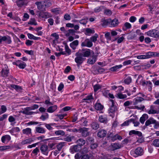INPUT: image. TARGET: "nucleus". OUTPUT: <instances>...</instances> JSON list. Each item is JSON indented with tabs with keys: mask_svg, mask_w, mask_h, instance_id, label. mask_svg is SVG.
Listing matches in <instances>:
<instances>
[{
	"mask_svg": "<svg viewBox=\"0 0 159 159\" xmlns=\"http://www.w3.org/2000/svg\"><path fill=\"white\" fill-rule=\"evenodd\" d=\"M143 150L142 148L139 147L134 150H131L130 153L131 156L136 157L143 155Z\"/></svg>",
	"mask_w": 159,
	"mask_h": 159,
	"instance_id": "obj_1",
	"label": "nucleus"
},
{
	"mask_svg": "<svg viewBox=\"0 0 159 159\" xmlns=\"http://www.w3.org/2000/svg\"><path fill=\"white\" fill-rule=\"evenodd\" d=\"M145 34L148 36L159 39V31L156 29H152L147 32Z\"/></svg>",
	"mask_w": 159,
	"mask_h": 159,
	"instance_id": "obj_2",
	"label": "nucleus"
},
{
	"mask_svg": "<svg viewBox=\"0 0 159 159\" xmlns=\"http://www.w3.org/2000/svg\"><path fill=\"white\" fill-rule=\"evenodd\" d=\"M81 55L84 57H88L91 54H94L93 52L89 49H82L78 52Z\"/></svg>",
	"mask_w": 159,
	"mask_h": 159,
	"instance_id": "obj_3",
	"label": "nucleus"
},
{
	"mask_svg": "<svg viewBox=\"0 0 159 159\" xmlns=\"http://www.w3.org/2000/svg\"><path fill=\"white\" fill-rule=\"evenodd\" d=\"M111 106L109 109V112L111 116H113L114 114L117 111V108L116 106L114 105V101L113 100H110Z\"/></svg>",
	"mask_w": 159,
	"mask_h": 159,
	"instance_id": "obj_4",
	"label": "nucleus"
},
{
	"mask_svg": "<svg viewBox=\"0 0 159 159\" xmlns=\"http://www.w3.org/2000/svg\"><path fill=\"white\" fill-rule=\"evenodd\" d=\"M41 152L43 154L47 156L48 155L50 150L48 146L45 144H43L40 148Z\"/></svg>",
	"mask_w": 159,
	"mask_h": 159,
	"instance_id": "obj_5",
	"label": "nucleus"
},
{
	"mask_svg": "<svg viewBox=\"0 0 159 159\" xmlns=\"http://www.w3.org/2000/svg\"><path fill=\"white\" fill-rule=\"evenodd\" d=\"M30 0H17L16 1L17 6L18 7L21 8L26 6Z\"/></svg>",
	"mask_w": 159,
	"mask_h": 159,
	"instance_id": "obj_6",
	"label": "nucleus"
},
{
	"mask_svg": "<svg viewBox=\"0 0 159 159\" xmlns=\"http://www.w3.org/2000/svg\"><path fill=\"white\" fill-rule=\"evenodd\" d=\"M75 55L76 57L75 58V62L78 64H81L85 59L81 55L80 52H78L76 53Z\"/></svg>",
	"mask_w": 159,
	"mask_h": 159,
	"instance_id": "obj_7",
	"label": "nucleus"
},
{
	"mask_svg": "<svg viewBox=\"0 0 159 159\" xmlns=\"http://www.w3.org/2000/svg\"><path fill=\"white\" fill-rule=\"evenodd\" d=\"M155 106L154 105H151L150 109L147 111L149 114H159V108L155 109Z\"/></svg>",
	"mask_w": 159,
	"mask_h": 159,
	"instance_id": "obj_8",
	"label": "nucleus"
},
{
	"mask_svg": "<svg viewBox=\"0 0 159 159\" xmlns=\"http://www.w3.org/2000/svg\"><path fill=\"white\" fill-rule=\"evenodd\" d=\"M93 45L92 42L89 39H86L81 43V46L84 47H87L89 48L91 47Z\"/></svg>",
	"mask_w": 159,
	"mask_h": 159,
	"instance_id": "obj_9",
	"label": "nucleus"
},
{
	"mask_svg": "<svg viewBox=\"0 0 159 159\" xmlns=\"http://www.w3.org/2000/svg\"><path fill=\"white\" fill-rule=\"evenodd\" d=\"M89 128L85 127L81 128L79 129L80 132L81 133L82 136L86 137L89 134Z\"/></svg>",
	"mask_w": 159,
	"mask_h": 159,
	"instance_id": "obj_10",
	"label": "nucleus"
},
{
	"mask_svg": "<svg viewBox=\"0 0 159 159\" xmlns=\"http://www.w3.org/2000/svg\"><path fill=\"white\" fill-rule=\"evenodd\" d=\"M119 24L118 20L116 18H114L111 20L110 19V25L111 27H115L117 26Z\"/></svg>",
	"mask_w": 159,
	"mask_h": 159,
	"instance_id": "obj_11",
	"label": "nucleus"
},
{
	"mask_svg": "<svg viewBox=\"0 0 159 159\" xmlns=\"http://www.w3.org/2000/svg\"><path fill=\"white\" fill-rule=\"evenodd\" d=\"M107 133V131L105 130L100 129L99 130L98 132L97 133V135L99 137L102 138L104 137L106 135Z\"/></svg>",
	"mask_w": 159,
	"mask_h": 159,
	"instance_id": "obj_12",
	"label": "nucleus"
},
{
	"mask_svg": "<svg viewBox=\"0 0 159 159\" xmlns=\"http://www.w3.org/2000/svg\"><path fill=\"white\" fill-rule=\"evenodd\" d=\"M9 73V69L8 68L2 69L1 72V76L4 78H6L8 76V74Z\"/></svg>",
	"mask_w": 159,
	"mask_h": 159,
	"instance_id": "obj_13",
	"label": "nucleus"
},
{
	"mask_svg": "<svg viewBox=\"0 0 159 159\" xmlns=\"http://www.w3.org/2000/svg\"><path fill=\"white\" fill-rule=\"evenodd\" d=\"M129 135L131 136L133 135H137L139 137H141L142 136V134L141 132L134 130L130 131L129 132Z\"/></svg>",
	"mask_w": 159,
	"mask_h": 159,
	"instance_id": "obj_14",
	"label": "nucleus"
},
{
	"mask_svg": "<svg viewBox=\"0 0 159 159\" xmlns=\"http://www.w3.org/2000/svg\"><path fill=\"white\" fill-rule=\"evenodd\" d=\"M57 108V106L56 105H54L49 107L47 109V111L50 113H52L54 112Z\"/></svg>",
	"mask_w": 159,
	"mask_h": 159,
	"instance_id": "obj_15",
	"label": "nucleus"
},
{
	"mask_svg": "<svg viewBox=\"0 0 159 159\" xmlns=\"http://www.w3.org/2000/svg\"><path fill=\"white\" fill-rule=\"evenodd\" d=\"M36 140L35 139L30 138L26 139L22 141L21 144L22 145H25L27 144L30 143L32 142H34Z\"/></svg>",
	"mask_w": 159,
	"mask_h": 159,
	"instance_id": "obj_16",
	"label": "nucleus"
},
{
	"mask_svg": "<svg viewBox=\"0 0 159 159\" xmlns=\"http://www.w3.org/2000/svg\"><path fill=\"white\" fill-rule=\"evenodd\" d=\"M11 138L10 135H6L3 136L1 139L3 143L8 142L11 139Z\"/></svg>",
	"mask_w": 159,
	"mask_h": 159,
	"instance_id": "obj_17",
	"label": "nucleus"
},
{
	"mask_svg": "<svg viewBox=\"0 0 159 159\" xmlns=\"http://www.w3.org/2000/svg\"><path fill=\"white\" fill-rule=\"evenodd\" d=\"M95 33V31L93 29H91L89 28H87L85 29V34L86 35L90 36L92 34Z\"/></svg>",
	"mask_w": 159,
	"mask_h": 159,
	"instance_id": "obj_18",
	"label": "nucleus"
},
{
	"mask_svg": "<svg viewBox=\"0 0 159 159\" xmlns=\"http://www.w3.org/2000/svg\"><path fill=\"white\" fill-rule=\"evenodd\" d=\"M155 119L152 117H150L145 122V125L148 126L151 124H154Z\"/></svg>",
	"mask_w": 159,
	"mask_h": 159,
	"instance_id": "obj_19",
	"label": "nucleus"
},
{
	"mask_svg": "<svg viewBox=\"0 0 159 159\" xmlns=\"http://www.w3.org/2000/svg\"><path fill=\"white\" fill-rule=\"evenodd\" d=\"M98 120L101 123L106 124L108 121L107 118L103 116H99Z\"/></svg>",
	"mask_w": 159,
	"mask_h": 159,
	"instance_id": "obj_20",
	"label": "nucleus"
},
{
	"mask_svg": "<svg viewBox=\"0 0 159 159\" xmlns=\"http://www.w3.org/2000/svg\"><path fill=\"white\" fill-rule=\"evenodd\" d=\"M96 59V56H93L88 59L87 63L90 64H93L95 62Z\"/></svg>",
	"mask_w": 159,
	"mask_h": 159,
	"instance_id": "obj_21",
	"label": "nucleus"
},
{
	"mask_svg": "<svg viewBox=\"0 0 159 159\" xmlns=\"http://www.w3.org/2000/svg\"><path fill=\"white\" fill-rule=\"evenodd\" d=\"M79 44V41L78 40H75L70 44L71 48L74 50L76 49Z\"/></svg>",
	"mask_w": 159,
	"mask_h": 159,
	"instance_id": "obj_22",
	"label": "nucleus"
},
{
	"mask_svg": "<svg viewBox=\"0 0 159 159\" xmlns=\"http://www.w3.org/2000/svg\"><path fill=\"white\" fill-rule=\"evenodd\" d=\"M94 107L97 110L101 111L103 108L104 107L100 103L97 102L95 104Z\"/></svg>",
	"mask_w": 159,
	"mask_h": 159,
	"instance_id": "obj_23",
	"label": "nucleus"
},
{
	"mask_svg": "<svg viewBox=\"0 0 159 159\" xmlns=\"http://www.w3.org/2000/svg\"><path fill=\"white\" fill-rule=\"evenodd\" d=\"M35 130L36 132L44 134L45 132V129L41 127H37L35 128Z\"/></svg>",
	"mask_w": 159,
	"mask_h": 159,
	"instance_id": "obj_24",
	"label": "nucleus"
},
{
	"mask_svg": "<svg viewBox=\"0 0 159 159\" xmlns=\"http://www.w3.org/2000/svg\"><path fill=\"white\" fill-rule=\"evenodd\" d=\"M148 118V116L146 114H143L140 117L139 121L142 124H143L145 121Z\"/></svg>",
	"mask_w": 159,
	"mask_h": 159,
	"instance_id": "obj_25",
	"label": "nucleus"
},
{
	"mask_svg": "<svg viewBox=\"0 0 159 159\" xmlns=\"http://www.w3.org/2000/svg\"><path fill=\"white\" fill-rule=\"evenodd\" d=\"M143 100L144 99L143 98L139 97H137L135 98L134 100V104L135 105L138 102H142Z\"/></svg>",
	"mask_w": 159,
	"mask_h": 159,
	"instance_id": "obj_26",
	"label": "nucleus"
},
{
	"mask_svg": "<svg viewBox=\"0 0 159 159\" xmlns=\"http://www.w3.org/2000/svg\"><path fill=\"white\" fill-rule=\"evenodd\" d=\"M51 11L56 14H62V12L60 8H56L51 10Z\"/></svg>",
	"mask_w": 159,
	"mask_h": 159,
	"instance_id": "obj_27",
	"label": "nucleus"
},
{
	"mask_svg": "<svg viewBox=\"0 0 159 159\" xmlns=\"http://www.w3.org/2000/svg\"><path fill=\"white\" fill-rule=\"evenodd\" d=\"M116 97L119 99H123L126 98L127 95L125 94H123L121 93H118L116 95Z\"/></svg>",
	"mask_w": 159,
	"mask_h": 159,
	"instance_id": "obj_28",
	"label": "nucleus"
},
{
	"mask_svg": "<svg viewBox=\"0 0 159 159\" xmlns=\"http://www.w3.org/2000/svg\"><path fill=\"white\" fill-rule=\"evenodd\" d=\"M3 39V41H6V43L8 44H9L11 43V38L9 36H4Z\"/></svg>",
	"mask_w": 159,
	"mask_h": 159,
	"instance_id": "obj_29",
	"label": "nucleus"
},
{
	"mask_svg": "<svg viewBox=\"0 0 159 159\" xmlns=\"http://www.w3.org/2000/svg\"><path fill=\"white\" fill-rule=\"evenodd\" d=\"M122 66V65H117L111 68L109 70L111 71H117L118 70L121 68Z\"/></svg>",
	"mask_w": 159,
	"mask_h": 159,
	"instance_id": "obj_30",
	"label": "nucleus"
},
{
	"mask_svg": "<svg viewBox=\"0 0 159 159\" xmlns=\"http://www.w3.org/2000/svg\"><path fill=\"white\" fill-rule=\"evenodd\" d=\"M23 134L26 135H29L31 134V129L29 128H26L22 130Z\"/></svg>",
	"mask_w": 159,
	"mask_h": 159,
	"instance_id": "obj_31",
	"label": "nucleus"
},
{
	"mask_svg": "<svg viewBox=\"0 0 159 159\" xmlns=\"http://www.w3.org/2000/svg\"><path fill=\"white\" fill-rule=\"evenodd\" d=\"M111 145L114 150L120 148L122 147L120 144L118 143H113Z\"/></svg>",
	"mask_w": 159,
	"mask_h": 159,
	"instance_id": "obj_32",
	"label": "nucleus"
},
{
	"mask_svg": "<svg viewBox=\"0 0 159 159\" xmlns=\"http://www.w3.org/2000/svg\"><path fill=\"white\" fill-rule=\"evenodd\" d=\"M78 145L80 146H83L85 143V140L83 139H80L77 141Z\"/></svg>",
	"mask_w": 159,
	"mask_h": 159,
	"instance_id": "obj_33",
	"label": "nucleus"
},
{
	"mask_svg": "<svg viewBox=\"0 0 159 159\" xmlns=\"http://www.w3.org/2000/svg\"><path fill=\"white\" fill-rule=\"evenodd\" d=\"M98 37V35L97 34H95L94 36H92L90 38V39L92 42H93L95 43L97 41Z\"/></svg>",
	"mask_w": 159,
	"mask_h": 159,
	"instance_id": "obj_34",
	"label": "nucleus"
},
{
	"mask_svg": "<svg viewBox=\"0 0 159 159\" xmlns=\"http://www.w3.org/2000/svg\"><path fill=\"white\" fill-rule=\"evenodd\" d=\"M80 149V146L78 145L73 146L71 149L72 151H74L75 152L79 151Z\"/></svg>",
	"mask_w": 159,
	"mask_h": 159,
	"instance_id": "obj_35",
	"label": "nucleus"
},
{
	"mask_svg": "<svg viewBox=\"0 0 159 159\" xmlns=\"http://www.w3.org/2000/svg\"><path fill=\"white\" fill-rule=\"evenodd\" d=\"M136 36L135 32H132L129 33L127 36V38L128 39H134Z\"/></svg>",
	"mask_w": 159,
	"mask_h": 159,
	"instance_id": "obj_36",
	"label": "nucleus"
},
{
	"mask_svg": "<svg viewBox=\"0 0 159 159\" xmlns=\"http://www.w3.org/2000/svg\"><path fill=\"white\" fill-rule=\"evenodd\" d=\"M66 144V142H60L58 144L57 146V148L59 151H60L62 148Z\"/></svg>",
	"mask_w": 159,
	"mask_h": 159,
	"instance_id": "obj_37",
	"label": "nucleus"
},
{
	"mask_svg": "<svg viewBox=\"0 0 159 159\" xmlns=\"http://www.w3.org/2000/svg\"><path fill=\"white\" fill-rule=\"evenodd\" d=\"M55 134L57 136L61 135L63 136L65 134V133L64 131L62 130H57L55 132Z\"/></svg>",
	"mask_w": 159,
	"mask_h": 159,
	"instance_id": "obj_38",
	"label": "nucleus"
},
{
	"mask_svg": "<svg viewBox=\"0 0 159 159\" xmlns=\"http://www.w3.org/2000/svg\"><path fill=\"white\" fill-rule=\"evenodd\" d=\"M27 35L28 38L30 39L37 40L40 39V37H35L32 34L30 33H28Z\"/></svg>",
	"mask_w": 159,
	"mask_h": 159,
	"instance_id": "obj_39",
	"label": "nucleus"
},
{
	"mask_svg": "<svg viewBox=\"0 0 159 159\" xmlns=\"http://www.w3.org/2000/svg\"><path fill=\"white\" fill-rule=\"evenodd\" d=\"M91 127L93 129L96 130L98 129L99 126L97 123L93 122L91 124Z\"/></svg>",
	"mask_w": 159,
	"mask_h": 159,
	"instance_id": "obj_40",
	"label": "nucleus"
},
{
	"mask_svg": "<svg viewBox=\"0 0 159 159\" xmlns=\"http://www.w3.org/2000/svg\"><path fill=\"white\" fill-rule=\"evenodd\" d=\"M120 140L122 139V137L118 134H116L114 136L111 138V140L113 141H114L116 139Z\"/></svg>",
	"mask_w": 159,
	"mask_h": 159,
	"instance_id": "obj_41",
	"label": "nucleus"
},
{
	"mask_svg": "<svg viewBox=\"0 0 159 159\" xmlns=\"http://www.w3.org/2000/svg\"><path fill=\"white\" fill-rule=\"evenodd\" d=\"M11 87L15 89L17 91H20L22 90V88L21 87L19 86L15 85L12 84L11 85Z\"/></svg>",
	"mask_w": 159,
	"mask_h": 159,
	"instance_id": "obj_42",
	"label": "nucleus"
},
{
	"mask_svg": "<svg viewBox=\"0 0 159 159\" xmlns=\"http://www.w3.org/2000/svg\"><path fill=\"white\" fill-rule=\"evenodd\" d=\"M30 110H29V109L28 108V107H27L25 109V110L23 111V113L24 114L27 115H31L34 113L30 111H29Z\"/></svg>",
	"mask_w": 159,
	"mask_h": 159,
	"instance_id": "obj_43",
	"label": "nucleus"
},
{
	"mask_svg": "<svg viewBox=\"0 0 159 159\" xmlns=\"http://www.w3.org/2000/svg\"><path fill=\"white\" fill-rule=\"evenodd\" d=\"M105 37L108 41L111 40V36L110 35V33L109 32H106L105 34Z\"/></svg>",
	"mask_w": 159,
	"mask_h": 159,
	"instance_id": "obj_44",
	"label": "nucleus"
},
{
	"mask_svg": "<svg viewBox=\"0 0 159 159\" xmlns=\"http://www.w3.org/2000/svg\"><path fill=\"white\" fill-rule=\"evenodd\" d=\"M28 24L32 25H37V23L34 18L31 19L28 22Z\"/></svg>",
	"mask_w": 159,
	"mask_h": 159,
	"instance_id": "obj_45",
	"label": "nucleus"
},
{
	"mask_svg": "<svg viewBox=\"0 0 159 159\" xmlns=\"http://www.w3.org/2000/svg\"><path fill=\"white\" fill-rule=\"evenodd\" d=\"M7 110L6 106L2 105L1 107V110L0 109V115L5 112Z\"/></svg>",
	"mask_w": 159,
	"mask_h": 159,
	"instance_id": "obj_46",
	"label": "nucleus"
},
{
	"mask_svg": "<svg viewBox=\"0 0 159 159\" xmlns=\"http://www.w3.org/2000/svg\"><path fill=\"white\" fill-rule=\"evenodd\" d=\"M102 87L101 85L98 84L94 85L93 88L94 91L96 92L99 89H100L102 88Z\"/></svg>",
	"mask_w": 159,
	"mask_h": 159,
	"instance_id": "obj_47",
	"label": "nucleus"
},
{
	"mask_svg": "<svg viewBox=\"0 0 159 159\" xmlns=\"http://www.w3.org/2000/svg\"><path fill=\"white\" fill-rule=\"evenodd\" d=\"M49 116L48 114L47 113H45L44 114L42 115L40 117V119L42 120H44L48 118Z\"/></svg>",
	"mask_w": 159,
	"mask_h": 159,
	"instance_id": "obj_48",
	"label": "nucleus"
},
{
	"mask_svg": "<svg viewBox=\"0 0 159 159\" xmlns=\"http://www.w3.org/2000/svg\"><path fill=\"white\" fill-rule=\"evenodd\" d=\"M44 138L45 136L43 135L42 136L38 137L36 138V139H38V140H40V142H43L45 141H48L49 140V139H46L44 140H43V139H44Z\"/></svg>",
	"mask_w": 159,
	"mask_h": 159,
	"instance_id": "obj_49",
	"label": "nucleus"
},
{
	"mask_svg": "<svg viewBox=\"0 0 159 159\" xmlns=\"http://www.w3.org/2000/svg\"><path fill=\"white\" fill-rule=\"evenodd\" d=\"M152 145L156 147H159V139H155L152 142Z\"/></svg>",
	"mask_w": 159,
	"mask_h": 159,
	"instance_id": "obj_50",
	"label": "nucleus"
},
{
	"mask_svg": "<svg viewBox=\"0 0 159 159\" xmlns=\"http://www.w3.org/2000/svg\"><path fill=\"white\" fill-rule=\"evenodd\" d=\"M35 4L37 6L39 10H41L43 8V5L41 2H35Z\"/></svg>",
	"mask_w": 159,
	"mask_h": 159,
	"instance_id": "obj_51",
	"label": "nucleus"
},
{
	"mask_svg": "<svg viewBox=\"0 0 159 159\" xmlns=\"http://www.w3.org/2000/svg\"><path fill=\"white\" fill-rule=\"evenodd\" d=\"M131 78L129 77H127L124 80V83L127 84H129L131 81Z\"/></svg>",
	"mask_w": 159,
	"mask_h": 159,
	"instance_id": "obj_52",
	"label": "nucleus"
},
{
	"mask_svg": "<svg viewBox=\"0 0 159 159\" xmlns=\"http://www.w3.org/2000/svg\"><path fill=\"white\" fill-rule=\"evenodd\" d=\"M65 49L66 52L67 53L68 55L70 54L71 53V50L66 44L65 46Z\"/></svg>",
	"mask_w": 159,
	"mask_h": 159,
	"instance_id": "obj_53",
	"label": "nucleus"
},
{
	"mask_svg": "<svg viewBox=\"0 0 159 159\" xmlns=\"http://www.w3.org/2000/svg\"><path fill=\"white\" fill-rule=\"evenodd\" d=\"M51 36L54 37L55 39L53 40L54 43H55L56 40H57L59 39V35L56 33L52 34Z\"/></svg>",
	"mask_w": 159,
	"mask_h": 159,
	"instance_id": "obj_54",
	"label": "nucleus"
},
{
	"mask_svg": "<svg viewBox=\"0 0 159 159\" xmlns=\"http://www.w3.org/2000/svg\"><path fill=\"white\" fill-rule=\"evenodd\" d=\"M10 148V147L9 146H0V151H4Z\"/></svg>",
	"mask_w": 159,
	"mask_h": 159,
	"instance_id": "obj_55",
	"label": "nucleus"
},
{
	"mask_svg": "<svg viewBox=\"0 0 159 159\" xmlns=\"http://www.w3.org/2000/svg\"><path fill=\"white\" fill-rule=\"evenodd\" d=\"M124 26L126 29H129L131 27V25L130 23L126 22L124 24Z\"/></svg>",
	"mask_w": 159,
	"mask_h": 159,
	"instance_id": "obj_56",
	"label": "nucleus"
},
{
	"mask_svg": "<svg viewBox=\"0 0 159 159\" xmlns=\"http://www.w3.org/2000/svg\"><path fill=\"white\" fill-rule=\"evenodd\" d=\"M26 66V64L25 63L22 62V63H20L19 64L18 67L21 69H23Z\"/></svg>",
	"mask_w": 159,
	"mask_h": 159,
	"instance_id": "obj_57",
	"label": "nucleus"
},
{
	"mask_svg": "<svg viewBox=\"0 0 159 159\" xmlns=\"http://www.w3.org/2000/svg\"><path fill=\"white\" fill-rule=\"evenodd\" d=\"M88 19H84L81 20H80L79 21V22L82 24H83V25H86L88 21H87Z\"/></svg>",
	"mask_w": 159,
	"mask_h": 159,
	"instance_id": "obj_58",
	"label": "nucleus"
},
{
	"mask_svg": "<svg viewBox=\"0 0 159 159\" xmlns=\"http://www.w3.org/2000/svg\"><path fill=\"white\" fill-rule=\"evenodd\" d=\"M132 103V101H127L124 103L123 105L125 107H127L130 106Z\"/></svg>",
	"mask_w": 159,
	"mask_h": 159,
	"instance_id": "obj_59",
	"label": "nucleus"
},
{
	"mask_svg": "<svg viewBox=\"0 0 159 159\" xmlns=\"http://www.w3.org/2000/svg\"><path fill=\"white\" fill-rule=\"evenodd\" d=\"M81 121L83 122V123H82V125L83 126H86L87 125L88 121L86 120L85 119L82 118L81 120Z\"/></svg>",
	"mask_w": 159,
	"mask_h": 159,
	"instance_id": "obj_60",
	"label": "nucleus"
},
{
	"mask_svg": "<svg viewBox=\"0 0 159 159\" xmlns=\"http://www.w3.org/2000/svg\"><path fill=\"white\" fill-rule=\"evenodd\" d=\"M141 83L142 85L143 86L147 85L148 84H149L150 85H151L152 84V83L151 82H148L145 80L142 81Z\"/></svg>",
	"mask_w": 159,
	"mask_h": 159,
	"instance_id": "obj_61",
	"label": "nucleus"
},
{
	"mask_svg": "<svg viewBox=\"0 0 159 159\" xmlns=\"http://www.w3.org/2000/svg\"><path fill=\"white\" fill-rule=\"evenodd\" d=\"M64 88V85L62 83H60L58 87V90L59 91H61Z\"/></svg>",
	"mask_w": 159,
	"mask_h": 159,
	"instance_id": "obj_62",
	"label": "nucleus"
},
{
	"mask_svg": "<svg viewBox=\"0 0 159 159\" xmlns=\"http://www.w3.org/2000/svg\"><path fill=\"white\" fill-rule=\"evenodd\" d=\"M104 13L107 15L110 16L112 14V11L109 9H106L104 11Z\"/></svg>",
	"mask_w": 159,
	"mask_h": 159,
	"instance_id": "obj_63",
	"label": "nucleus"
},
{
	"mask_svg": "<svg viewBox=\"0 0 159 159\" xmlns=\"http://www.w3.org/2000/svg\"><path fill=\"white\" fill-rule=\"evenodd\" d=\"M39 150L38 147L35 148L32 152V153L34 154L35 155H36L39 152Z\"/></svg>",
	"mask_w": 159,
	"mask_h": 159,
	"instance_id": "obj_64",
	"label": "nucleus"
}]
</instances>
